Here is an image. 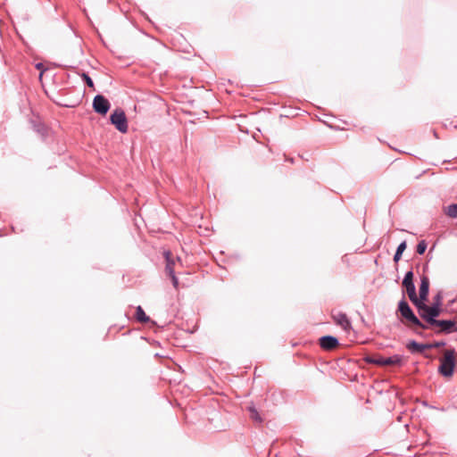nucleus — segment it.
<instances>
[{"instance_id": "obj_1", "label": "nucleus", "mask_w": 457, "mask_h": 457, "mask_svg": "<svg viewBox=\"0 0 457 457\" xmlns=\"http://www.w3.org/2000/svg\"><path fill=\"white\" fill-rule=\"evenodd\" d=\"M398 312L401 314L402 320L404 325L409 328L414 334L423 336L424 321L418 317L409 303L403 298L398 303Z\"/></svg>"}, {"instance_id": "obj_2", "label": "nucleus", "mask_w": 457, "mask_h": 457, "mask_svg": "<svg viewBox=\"0 0 457 457\" xmlns=\"http://www.w3.org/2000/svg\"><path fill=\"white\" fill-rule=\"evenodd\" d=\"M438 317H428L424 321V330L431 329L436 335H449L457 332L456 320H438Z\"/></svg>"}, {"instance_id": "obj_3", "label": "nucleus", "mask_w": 457, "mask_h": 457, "mask_svg": "<svg viewBox=\"0 0 457 457\" xmlns=\"http://www.w3.org/2000/svg\"><path fill=\"white\" fill-rule=\"evenodd\" d=\"M442 304H443V295L441 292H438L433 297V303L428 305L425 302L420 309L418 310V315L421 318V320L427 319L428 317H439L442 312Z\"/></svg>"}, {"instance_id": "obj_4", "label": "nucleus", "mask_w": 457, "mask_h": 457, "mask_svg": "<svg viewBox=\"0 0 457 457\" xmlns=\"http://www.w3.org/2000/svg\"><path fill=\"white\" fill-rule=\"evenodd\" d=\"M456 367L454 349H447L440 358L438 373L445 378H451L453 375Z\"/></svg>"}, {"instance_id": "obj_5", "label": "nucleus", "mask_w": 457, "mask_h": 457, "mask_svg": "<svg viewBox=\"0 0 457 457\" xmlns=\"http://www.w3.org/2000/svg\"><path fill=\"white\" fill-rule=\"evenodd\" d=\"M365 361L368 363H372V364H376L378 366H392V365L402 366L403 363V357L402 355H398V354H395L390 357H382V356L370 357V356H369L365 359Z\"/></svg>"}, {"instance_id": "obj_6", "label": "nucleus", "mask_w": 457, "mask_h": 457, "mask_svg": "<svg viewBox=\"0 0 457 457\" xmlns=\"http://www.w3.org/2000/svg\"><path fill=\"white\" fill-rule=\"evenodd\" d=\"M429 293V278L427 276L420 277V295L419 296L416 295V300H411V302L414 304L417 311L420 309L421 305L428 301Z\"/></svg>"}, {"instance_id": "obj_7", "label": "nucleus", "mask_w": 457, "mask_h": 457, "mask_svg": "<svg viewBox=\"0 0 457 457\" xmlns=\"http://www.w3.org/2000/svg\"><path fill=\"white\" fill-rule=\"evenodd\" d=\"M110 120L112 125L121 133L128 131V120L125 112L121 108H117L110 116Z\"/></svg>"}, {"instance_id": "obj_8", "label": "nucleus", "mask_w": 457, "mask_h": 457, "mask_svg": "<svg viewBox=\"0 0 457 457\" xmlns=\"http://www.w3.org/2000/svg\"><path fill=\"white\" fill-rule=\"evenodd\" d=\"M111 107V104L104 96L96 95L93 99V109L96 113L105 115Z\"/></svg>"}, {"instance_id": "obj_9", "label": "nucleus", "mask_w": 457, "mask_h": 457, "mask_svg": "<svg viewBox=\"0 0 457 457\" xmlns=\"http://www.w3.org/2000/svg\"><path fill=\"white\" fill-rule=\"evenodd\" d=\"M413 271L409 270L405 273L403 280V287L405 288L406 293L409 296V299L416 300V287L413 282Z\"/></svg>"}, {"instance_id": "obj_10", "label": "nucleus", "mask_w": 457, "mask_h": 457, "mask_svg": "<svg viewBox=\"0 0 457 457\" xmlns=\"http://www.w3.org/2000/svg\"><path fill=\"white\" fill-rule=\"evenodd\" d=\"M320 346L326 351H331L339 345V341L333 336H323L319 339Z\"/></svg>"}, {"instance_id": "obj_11", "label": "nucleus", "mask_w": 457, "mask_h": 457, "mask_svg": "<svg viewBox=\"0 0 457 457\" xmlns=\"http://www.w3.org/2000/svg\"><path fill=\"white\" fill-rule=\"evenodd\" d=\"M332 318L336 324L340 326L344 330L349 331L352 329L351 321L345 313L339 312L332 314Z\"/></svg>"}, {"instance_id": "obj_12", "label": "nucleus", "mask_w": 457, "mask_h": 457, "mask_svg": "<svg viewBox=\"0 0 457 457\" xmlns=\"http://www.w3.org/2000/svg\"><path fill=\"white\" fill-rule=\"evenodd\" d=\"M165 273L167 276H170L175 273V264L176 262H180V258L177 257L176 259L172 256L170 252H165Z\"/></svg>"}, {"instance_id": "obj_13", "label": "nucleus", "mask_w": 457, "mask_h": 457, "mask_svg": "<svg viewBox=\"0 0 457 457\" xmlns=\"http://www.w3.org/2000/svg\"><path fill=\"white\" fill-rule=\"evenodd\" d=\"M406 348L411 353H422L426 349H428V344H420L415 340H411L407 345Z\"/></svg>"}, {"instance_id": "obj_14", "label": "nucleus", "mask_w": 457, "mask_h": 457, "mask_svg": "<svg viewBox=\"0 0 457 457\" xmlns=\"http://www.w3.org/2000/svg\"><path fill=\"white\" fill-rule=\"evenodd\" d=\"M136 318L141 323H146L150 320L140 305L136 309Z\"/></svg>"}, {"instance_id": "obj_15", "label": "nucleus", "mask_w": 457, "mask_h": 457, "mask_svg": "<svg viewBox=\"0 0 457 457\" xmlns=\"http://www.w3.org/2000/svg\"><path fill=\"white\" fill-rule=\"evenodd\" d=\"M406 247H407L406 241H403L402 243L399 244V245L397 246L396 251L395 253V255H394L395 262H399V260L401 259L403 253L405 251Z\"/></svg>"}, {"instance_id": "obj_16", "label": "nucleus", "mask_w": 457, "mask_h": 457, "mask_svg": "<svg viewBox=\"0 0 457 457\" xmlns=\"http://www.w3.org/2000/svg\"><path fill=\"white\" fill-rule=\"evenodd\" d=\"M247 410L249 411L250 418L253 420H254L258 423L262 422V419L261 415L259 414V412L257 411L256 408L253 405L248 406Z\"/></svg>"}, {"instance_id": "obj_17", "label": "nucleus", "mask_w": 457, "mask_h": 457, "mask_svg": "<svg viewBox=\"0 0 457 457\" xmlns=\"http://www.w3.org/2000/svg\"><path fill=\"white\" fill-rule=\"evenodd\" d=\"M445 213L451 218H457V204L448 205L445 209Z\"/></svg>"}, {"instance_id": "obj_18", "label": "nucleus", "mask_w": 457, "mask_h": 457, "mask_svg": "<svg viewBox=\"0 0 457 457\" xmlns=\"http://www.w3.org/2000/svg\"><path fill=\"white\" fill-rule=\"evenodd\" d=\"M427 242L425 240H421L418 243L416 247V252L418 254H423L427 249Z\"/></svg>"}, {"instance_id": "obj_19", "label": "nucleus", "mask_w": 457, "mask_h": 457, "mask_svg": "<svg viewBox=\"0 0 457 457\" xmlns=\"http://www.w3.org/2000/svg\"><path fill=\"white\" fill-rule=\"evenodd\" d=\"M445 345H446L445 341H436V342L428 344V349H432V348H440V347L445 346Z\"/></svg>"}, {"instance_id": "obj_20", "label": "nucleus", "mask_w": 457, "mask_h": 457, "mask_svg": "<svg viewBox=\"0 0 457 457\" xmlns=\"http://www.w3.org/2000/svg\"><path fill=\"white\" fill-rule=\"evenodd\" d=\"M34 129L40 134L41 136H45L46 132V129L42 124H34Z\"/></svg>"}, {"instance_id": "obj_21", "label": "nucleus", "mask_w": 457, "mask_h": 457, "mask_svg": "<svg viewBox=\"0 0 457 457\" xmlns=\"http://www.w3.org/2000/svg\"><path fill=\"white\" fill-rule=\"evenodd\" d=\"M82 77H83V80L85 81V83L89 87H94V82L92 80V79L86 73H83L82 74Z\"/></svg>"}, {"instance_id": "obj_22", "label": "nucleus", "mask_w": 457, "mask_h": 457, "mask_svg": "<svg viewBox=\"0 0 457 457\" xmlns=\"http://www.w3.org/2000/svg\"><path fill=\"white\" fill-rule=\"evenodd\" d=\"M170 278H171V281H172V285L175 288H178L179 287V279L178 278L176 277V274H172L170 276H169Z\"/></svg>"}, {"instance_id": "obj_23", "label": "nucleus", "mask_w": 457, "mask_h": 457, "mask_svg": "<svg viewBox=\"0 0 457 457\" xmlns=\"http://www.w3.org/2000/svg\"><path fill=\"white\" fill-rule=\"evenodd\" d=\"M36 68H37V70H41V69L43 68V63H40V62H39V63H37V64H36Z\"/></svg>"}]
</instances>
